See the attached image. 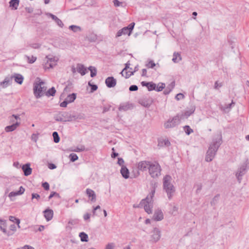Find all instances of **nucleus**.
<instances>
[{"mask_svg": "<svg viewBox=\"0 0 249 249\" xmlns=\"http://www.w3.org/2000/svg\"><path fill=\"white\" fill-rule=\"evenodd\" d=\"M222 143V135H217L213 139L206 154L205 160L210 162L214 159L217 151Z\"/></svg>", "mask_w": 249, "mask_h": 249, "instance_id": "obj_1", "label": "nucleus"}, {"mask_svg": "<svg viewBox=\"0 0 249 249\" xmlns=\"http://www.w3.org/2000/svg\"><path fill=\"white\" fill-rule=\"evenodd\" d=\"M155 193V188L154 187L147 197L142 199L139 204L138 208H143L145 211L148 214L151 213L153 208V197Z\"/></svg>", "mask_w": 249, "mask_h": 249, "instance_id": "obj_2", "label": "nucleus"}, {"mask_svg": "<svg viewBox=\"0 0 249 249\" xmlns=\"http://www.w3.org/2000/svg\"><path fill=\"white\" fill-rule=\"evenodd\" d=\"M45 83L43 81H39L38 83L34 85V94L36 99H38L43 95H45L47 87L43 86Z\"/></svg>", "mask_w": 249, "mask_h": 249, "instance_id": "obj_3", "label": "nucleus"}, {"mask_svg": "<svg viewBox=\"0 0 249 249\" xmlns=\"http://www.w3.org/2000/svg\"><path fill=\"white\" fill-rule=\"evenodd\" d=\"M161 168L157 161L151 162L149 166L148 173L153 178H158L161 175Z\"/></svg>", "mask_w": 249, "mask_h": 249, "instance_id": "obj_4", "label": "nucleus"}, {"mask_svg": "<svg viewBox=\"0 0 249 249\" xmlns=\"http://www.w3.org/2000/svg\"><path fill=\"white\" fill-rule=\"evenodd\" d=\"M151 161L148 160H142L139 162L137 164L138 171L134 174L133 178H136L140 175L139 171L145 172L148 170L149 166L150 165Z\"/></svg>", "mask_w": 249, "mask_h": 249, "instance_id": "obj_5", "label": "nucleus"}, {"mask_svg": "<svg viewBox=\"0 0 249 249\" xmlns=\"http://www.w3.org/2000/svg\"><path fill=\"white\" fill-rule=\"evenodd\" d=\"M60 113L62 119H63L62 122H71L77 119H81V117H80L79 115L71 114V113L68 112H60Z\"/></svg>", "mask_w": 249, "mask_h": 249, "instance_id": "obj_6", "label": "nucleus"}, {"mask_svg": "<svg viewBox=\"0 0 249 249\" xmlns=\"http://www.w3.org/2000/svg\"><path fill=\"white\" fill-rule=\"evenodd\" d=\"M151 239L150 240L152 243L157 242L160 238L161 232L160 230L157 228H154L151 231Z\"/></svg>", "mask_w": 249, "mask_h": 249, "instance_id": "obj_7", "label": "nucleus"}, {"mask_svg": "<svg viewBox=\"0 0 249 249\" xmlns=\"http://www.w3.org/2000/svg\"><path fill=\"white\" fill-rule=\"evenodd\" d=\"M179 117L178 116H175L171 120H168L164 124V127L165 128L174 127L179 124Z\"/></svg>", "mask_w": 249, "mask_h": 249, "instance_id": "obj_8", "label": "nucleus"}, {"mask_svg": "<svg viewBox=\"0 0 249 249\" xmlns=\"http://www.w3.org/2000/svg\"><path fill=\"white\" fill-rule=\"evenodd\" d=\"M247 166V163H243L241 166V167L238 169L237 173H236V177L239 182H241V180L242 179V176L245 175L246 172Z\"/></svg>", "mask_w": 249, "mask_h": 249, "instance_id": "obj_9", "label": "nucleus"}, {"mask_svg": "<svg viewBox=\"0 0 249 249\" xmlns=\"http://www.w3.org/2000/svg\"><path fill=\"white\" fill-rule=\"evenodd\" d=\"M172 178L170 175H167L163 178V188L166 189L167 187H174L171 183Z\"/></svg>", "mask_w": 249, "mask_h": 249, "instance_id": "obj_10", "label": "nucleus"}, {"mask_svg": "<svg viewBox=\"0 0 249 249\" xmlns=\"http://www.w3.org/2000/svg\"><path fill=\"white\" fill-rule=\"evenodd\" d=\"M6 220L0 219V230L8 236L13 235V232H11L10 231H7L6 230Z\"/></svg>", "mask_w": 249, "mask_h": 249, "instance_id": "obj_11", "label": "nucleus"}, {"mask_svg": "<svg viewBox=\"0 0 249 249\" xmlns=\"http://www.w3.org/2000/svg\"><path fill=\"white\" fill-rule=\"evenodd\" d=\"M105 83L108 88H113L116 86L117 81L116 79L113 77L110 76L106 78L105 80Z\"/></svg>", "mask_w": 249, "mask_h": 249, "instance_id": "obj_12", "label": "nucleus"}, {"mask_svg": "<svg viewBox=\"0 0 249 249\" xmlns=\"http://www.w3.org/2000/svg\"><path fill=\"white\" fill-rule=\"evenodd\" d=\"M163 213L161 210H156L154 213L153 219L156 221H161L163 219Z\"/></svg>", "mask_w": 249, "mask_h": 249, "instance_id": "obj_13", "label": "nucleus"}, {"mask_svg": "<svg viewBox=\"0 0 249 249\" xmlns=\"http://www.w3.org/2000/svg\"><path fill=\"white\" fill-rule=\"evenodd\" d=\"M135 23L132 22L130 24H129L127 27H124L122 29L123 31L124 35H128L130 36L132 33L133 29H134L135 26Z\"/></svg>", "mask_w": 249, "mask_h": 249, "instance_id": "obj_14", "label": "nucleus"}, {"mask_svg": "<svg viewBox=\"0 0 249 249\" xmlns=\"http://www.w3.org/2000/svg\"><path fill=\"white\" fill-rule=\"evenodd\" d=\"M141 85L142 87H146L149 91L155 90L156 88V84L152 82L142 81Z\"/></svg>", "mask_w": 249, "mask_h": 249, "instance_id": "obj_15", "label": "nucleus"}, {"mask_svg": "<svg viewBox=\"0 0 249 249\" xmlns=\"http://www.w3.org/2000/svg\"><path fill=\"white\" fill-rule=\"evenodd\" d=\"M22 169L25 176H29L32 174V169L30 167V164L29 163L23 165Z\"/></svg>", "mask_w": 249, "mask_h": 249, "instance_id": "obj_16", "label": "nucleus"}, {"mask_svg": "<svg viewBox=\"0 0 249 249\" xmlns=\"http://www.w3.org/2000/svg\"><path fill=\"white\" fill-rule=\"evenodd\" d=\"M46 15L51 17L53 20L55 21V23L61 28H63L64 24L61 19L58 18L56 16L53 15L52 13H48Z\"/></svg>", "mask_w": 249, "mask_h": 249, "instance_id": "obj_17", "label": "nucleus"}, {"mask_svg": "<svg viewBox=\"0 0 249 249\" xmlns=\"http://www.w3.org/2000/svg\"><path fill=\"white\" fill-rule=\"evenodd\" d=\"M86 192L90 201L92 202H95L96 200V196L94 191L88 188L86 189Z\"/></svg>", "mask_w": 249, "mask_h": 249, "instance_id": "obj_18", "label": "nucleus"}, {"mask_svg": "<svg viewBox=\"0 0 249 249\" xmlns=\"http://www.w3.org/2000/svg\"><path fill=\"white\" fill-rule=\"evenodd\" d=\"M76 70L77 72L83 76L87 72V68L85 67L84 65L78 63L76 65Z\"/></svg>", "mask_w": 249, "mask_h": 249, "instance_id": "obj_19", "label": "nucleus"}, {"mask_svg": "<svg viewBox=\"0 0 249 249\" xmlns=\"http://www.w3.org/2000/svg\"><path fill=\"white\" fill-rule=\"evenodd\" d=\"M44 217L47 221L51 220L53 217V211L50 209H46L44 212Z\"/></svg>", "mask_w": 249, "mask_h": 249, "instance_id": "obj_20", "label": "nucleus"}, {"mask_svg": "<svg viewBox=\"0 0 249 249\" xmlns=\"http://www.w3.org/2000/svg\"><path fill=\"white\" fill-rule=\"evenodd\" d=\"M20 122L17 121L16 123H13L12 125H8L5 127V131L6 132H9L14 131L18 126L20 125Z\"/></svg>", "mask_w": 249, "mask_h": 249, "instance_id": "obj_21", "label": "nucleus"}, {"mask_svg": "<svg viewBox=\"0 0 249 249\" xmlns=\"http://www.w3.org/2000/svg\"><path fill=\"white\" fill-rule=\"evenodd\" d=\"M120 173L124 178L127 179L129 177V171L128 168L124 165H122Z\"/></svg>", "mask_w": 249, "mask_h": 249, "instance_id": "obj_22", "label": "nucleus"}, {"mask_svg": "<svg viewBox=\"0 0 249 249\" xmlns=\"http://www.w3.org/2000/svg\"><path fill=\"white\" fill-rule=\"evenodd\" d=\"M167 193L168 198L169 200H171L174 196L175 192L176 189L175 187H167L166 189H163Z\"/></svg>", "mask_w": 249, "mask_h": 249, "instance_id": "obj_23", "label": "nucleus"}, {"mask_svg": "<svg viewBox=\"0 0 249 249\" xmlns=\"http://www.w3.org/2000/svg\"><path fill=\"white\" fill-rule=\"evenodd\" d=\"M14 78L15 81L17 83L21 85L23 83V76L20 74L15 73L12 77L11 78Z\"/></svg>", "mask_w": 249, "mask_h": 249, "instance_id": "obj_24", "label": "nucleus"}, {"mask_svg": "<svg viewBox=\"0 0 249 249\" xmlns=\"http://www.w3.org/2000/svg\"><path fill=\"white\" fill-rule=\"evenodd\" d=\"M139 103L142 106L146 107H149L152 104L151 101L146 98L140 99L139 101Z\"/></svg>", "mask_w": 249, "mask_h": 249, "instance_id": "obj_25", "label": "nucleus"}, {"mask_svg": "<svg viewBox=\"0 0 249 249\" xmlns=\"http://www.w3.org/2000/svg\"><path fill=\"white\" fill-rule=\"evenodd\" d=\"M132 107H133L132 104H130L129 103H125L124 104H122L120 105L119 107V110L120 111H126Z\"/></svg>", "mask_w": 249, "mask_h": 249, "instance_id": "obj_26", "label": "nucleus"}, {"mask_svg": "<svg viewBox=\"0 0 249 249\" xmlns=\"http://www.w3.org/2000/svg\"><path fill=\"white\" fill-rule=\"evenodd\" d=\"M87 38L89 42H94L97 40L98 37L94 33H90L88 35Z\"/></svg>", "mask_w": 249, "mask_h": 249, "instance_id": "obj_27", "label": "nucleus"}, {"mask_svg": "<svg viewBox=\"0 0 249 249\" xmlns=\"http://www.w3.org/2000/svg\"><path fill=\"white\" fill-rule=\"evenodd\" d=\"M76 98V94L72 93V94H69L67 96L65 100L69 103H71L75 100Z\"/></svg>", "mask_w": 249, "mask_h": 249, "instance_id": "obj_28", "label": "nucleus"}, {"mask_svg": "<svg viewBox=\"0 0 249 249\" xmlns=\"http://www.w3.org/2000/svg\"><path fill=\"white\" fill-rule=\"evenodd\" d=\"M19 0H11L9 2L10 7H12L14 10H17L19 5Z\"/></svg>", "mask_w": 249, "mask_h": 249, "instance_id": "obj_29", "label": "nucleus"}, {"mask_svg": "<svg viewBox=\"0 0 249 249\" xmlns=\"http://www.w3.org/2000/svg\"><path fill=\"white\" fill-rule=\"evenodd\" d=\"M56 93V90L54 87H52L46 91L45 95L47 97L54 96Z\"/></svg>", "mask_w": 249, "mask_h": 249, "instance_id": "obj_30", "label": "nucleus"}, {"mask_svg": "<svg viewBox=\"0 0 249 249\" xmlns=\"http://www.w3.org/2000/svg\"><path fill=\"white\" fill-rule=\"evenodd\" d=\"M172 61L174 63H178L181 60V57L178 53L175 52L173 54Z\"/></svg>", "mask_w": 249, "mask_h": 249, "instance_id": "obj_31", "label": "nucleus"}, {"mask_svg": "<svg viewBox=\"0 0 249 249\" xmlns=\"http://www.w3.org/2000/svg\"><path fill=\"white\" fill-rule=\"evenodd\" d=\"M174 82H172L171 85H169L168 87H167V88L164 89L163 91L164 94L168 95L170 93V92L172 90V89L174 88Z\"/></svg>", "mask_w": 249, "mask_h": 249, "instance_id": "obj_32", "label": "nucleus"}, {"mask_svg": "<svg viewBox=\"0 0 249 249\" xmlns=\"http://www.w3.org/2000/svg\"><path fill=\"white\" fill-rule=\"evenodd\" d=\"M235 103L232 100L231 103L227 105H225L224 107H221L220 109L223 111H226L227 109H230L234 106Z\"/></svg>", "mask_w": 249, "mask_h": 249, "instance_id": "obj_33", "label": "nucleus"}, {"mask_svg": "<svg viewBox=\"0 0 249 249\" xmlns=\"http://www.w3.org/2000/svg\"><path fill=\"white\" fill-rule=\"evenodd\" d=\"M88 69L90 71V76L91 77H95L97 74V69L93 66H89Z\"/></svg>", "mask_w": 249, "mask_h": 249, "instance_id": "obj_34", "label": "nucleus"}, {"mask_svg": "<svg viewBox=\"0 0 249 249\" xmlns=\"http://www.w3.org/2000/svg\"><path fill=\"white\" fill-rule=\"evenodd\" d=\"M79 236L82 242H87L88 241V235L87 234L84 232H81L79 233Z\"/></svg>", "mask_w": 249, "mask_h": 249, "instance_id": "obj_35", "label": "nucleus"}, {"mask_svg": "<svg viewBox=\"0 0 249 249\" xmlns=\"http://www.w3.org/2000/svg\"><path fill=\"white\" fill-rule=\"evenodd\" d=\"M69 29L72 30L74 33L81 31V28L80 26L74 25L70 26Z\"/></svg>", "mask_w": 249, "mask_h": 249, "instance_id": "obj_36", "label": "nucleus"}, {"mask_svg": "<svg viewBox=\"0 0 249 249\" xmlns=\"http://www.w3.org/2000/svg\"><path fill=\"white\" fill-rule=\"evenodd\" d=\"M183 129L187 135H189L191 133L193 132V130L189 125L184 126Z\"/></svg>", "mask_w": 249, "mask_h": 249, "instance_id": "obj_37", "label": "nucleus"}, {"mask_svg": "<svg viewBox=\"0 0 249 249\" xmlns=\"http://www.w3.org/2000/svg\"><path fill=\"white\" fill-rule=\"evenodd\" d=\"M53 141L55 143H58L60 141V138L57 132L54 131L53 133Z\"/></svg>", "mask_w": 249, "mask_h": 249, "instance_id": "obj_38", "label": "nucleus"}, {"mask_svg": "<svg viewBox=\"0 0 249 249\" xmlns=\"http://www.w3.org/2000/svg\"><path fill=\"white\" fill-rule=\"evenodd\" d=\"M9 220L11 221L15 222L18 225V227L19 228L20 227V226H19L20 220L18 218H17L14 216H10Z\"/></svg>", "mask_w": 249, "mask_h": 249, "instance_id": "obj_39", "label": "nucleus"}, {"mask_svg": "<svg viewBox=\"0 0 249 249\" xmlns=\"http://www.w3.org/2000/svg\"><path fill=\"white\" fill-rule=\"evenodd\" d=\"M85 150V146L83 145H81L76 147L73 151L76 152H80L84 151Z\"/></svg>", "mask_w": 249, "mask_h": 249, "instance_id": "obj_40", "label": "nucleus"}, {"mask_svg": "<svg viewBox=\"0 0 249 249\" xmlns=\"http://www.w3.org/2000/svg\"><path fill=\"white\" fill-rule=\"evenodd\" d=\"M97 210H99V212H100V213L102 212V210L99 205H98V206H96L95 207H93V209L92 210V216H94L95 215H98V214L96 213Z\"/></svg>", "mask_w": 249, "mask_h": 249, "instance_id": "obj_41", "label": "nucleus"}, {"mask_svg": "<svg viewBox=\"0 0 249 249\" xmlns=\"http://www.w3.org/2000/svg\"><path fill=\"white\" fill-rule=\"evenodd\" d=\"M165 88V84L162 83H160L158 84V86H156L155 90L157 91H160L163 90Z\"/></svg>", "mask_w": 249, "mask_h": 249, "instance_id": "obj_42", "label": "nucleus"}, {"mask_svg": "<svg viewBox=\"0 0 249 249\" xmlns=\"http://www.w3.org/2000/svg\"><path fill=\"white\" fill-rule=\"evenodd\" d=\"M68 84L66 87L64 88V91L65 92H70L72 88V84L71 82L68 81Z\"/></svg>", "mask_w": 249, "mask_h": 249, "instance_id": "obj_43", "label": "nucleus"}, {"mask_svg": "<svg viewBox=\"0 0 249 249\" xmlns=\"http://www.w3.org/2000/svg\"><path fill=\"white\" fill-rule=\"evenodd\" d=\"M69 158L70 159V160L72 162H74L78 159V157L74 153H71L69 155Z\"/></svg>", "mask_w": 249, "mask_h": 249, "instance_id": "obj_44", "label": "nucleus"}, {"mask_svg": "<svg viewBox=\"0 0 249 249\" xmlns=\"http://www.w3.org/2000/svg\"><path fill=\"white\" fill-rule=\"evenodd\" d=\"M145 66L147 68L153 69L156 66V64L153 60H150L148 63L145 65Z\"/></svg>", "mask_w": 249, "mask_h": 249, "instance_id": "obj_45", "label": "nucleus"}, {"mask_svg": "<svg viewBox=\"0 0 249 249\" xmlns=\"http://www.w3.org/2000/svg\"><path fill=\"white\" fill-rule=\"evenodd\" d=\"M29 63L32 64L34 63L36 60V57L32 56L31 57L29 56H26Z\"/></svg>", "mask_w": 249, "mask_h": 249, "instance_id": "obj_46", "label": "nucleus"}, {"mask_svg": "<svg viewBox=\"0 0 249 249\" xmlns=\"http://www.w3.org/2000/svg\"><path fill=\"white\" fill-rule=\"evenodd\" d=\"M53 196H55L58 198L60 197V196L58 193L55 192H52L50 196H49L48 198L49 199H50Z\"/></svg>", "mask_w": 249, "mask_h": 249, "instance_id": "obj_47", "label": "nucleus"}, {"mask_svg": "<svg viewBox=\"0 0 249 249\" xmlns=\"http://www.w3.org/2000/svg\"><path fill=\"white\" fill-rule=\"evenodd\" d=\"M89 85L90 87V91L93 92L96 90L98 89V86L96 85L91 84L90 82H89Z\"/></svg>", "mask_w": 249, "mask_h": 249, "instance_id": "obj_48", "label": "nucleus"}, {"mask_svg": "<svg viewBox=\"0 0 249 249\" xmlns=\"http://www.w3.org/2000/svg\"><path fill=\"white\" fill-rule=\"evenodd\" d=\"M219 197V195H217L213 198L212 201L211 202V204L212 205H215V204L217 203V202L218 200Z\"/></svg>", "mask_w": 249, "mask_h": 249, "instance_id": "obj_49", "label": "nucleus"}, {"mask_svg": "<svg viewBox=\"0 0 249 249\" xmlns=\"http://www.w3.org/2000/svg\"><path fill=\"white\" fill-rule=\"evenodd\" d=\"M223 86L222 83H219L218 81H216L214 83V89H218L219 88Z\"/></svg>", "mask_w": 249, "mask_h": 249, "instance_id": "obj_50", "label": "nucleus"}, {"mask_svg": "<svg viewBox=\"0 0 249 249\" xmlns=\"http://www.w3.org/2000/svg\"><path fill=\"white\" fill-rule=\"evenodd\" d=\"M90 216L91 214L87 213L83 215V219L85 221L89 222Z\"/></svg>", "mask_w": 249, "mask_h": 249, "instance_id": "obj_51", "label": "nucleus"}, {"mask_svg": "<svg viewBox=\"0 0 249 249\" xmlns=\"http://www.w3.org/2000/svg\"><path fill=\"white\" fill-rule=\"evenodd\" d=\"M54 119L55 121L57 122H62L63 121V119H62L60 112L57 115L54 116Z\"/></svg>", "mask_w": 249, "mask_h": 249, "instance_id": "obj_52", "label": "nucleus"}, {"mask_svg": "<svg viewBox=\"0 0 249 249\" xmlns=\"http://www.w3.org/2000/svg\"><path fill=\"white\" fill-rule=\"evenodd\" d=\"M38 135H39L38 133H37V134L34 133V134H33L32 135V136H31V140L32 141H33L34 142H36L37 141V140H38Z\"/></svg>", "mask_w": 249, "mask_h": 249, "instance_id": "obj_53", "label": "nucleus"}, {"mask_svg": "<svg viewBox=\"0 0 249 249\" xmlns=\"http://www.w3.org/2000/svg\"><path fill=\"white\" fill-rule=\"evenodd\" d=\"M195 109H191L189 110L186 111L184 113V115L188 117L190 116L194 112Z\"/></svg>", "mask_w": 249, "mask_h": 249, "instance_id": "obj_54", "label": "nucleus"}, {"mask_svg": "<svg viewBox=\"0 0 249 249\" xmlns=\"http://www.w3.org/2000/svg\"><path fill=\"white\" fill-rule=\"evenodd\" d=\"M130 64L129 63V62H127L125 64V68L123 70V71H121V73L122 74V75L123 76H124V72L125 71H126L127 69H129V66H130Z\"/></svg>", "mask_w": 249, "mask_h": 249, "instance_id": "obj_55", "label": "nucleus"}, {"mask_svg": "<svg viewBox=\"0 0 249 249\" xmlns=\"http://www.w3.org/2000/svg\"><path fill=\"white\" fill-rule=\"evenodd\" d=\"M50 63H49L48 61L47 63L46 64V65H47L48 64H49V68H53V66L55 65L54 64L52 63V62H53L54 63V58H50Z\"/></svg>", "mask_w": 249, "mask_h": 249, "instance_id": "obj_56", "label": "nucleus"}, {"mask_svg": "<svg viewBox=\"0 0 249 249\" xmlns=\"http://www.w3.org/2000/svg\"><path fill=\"white\" fill-rule=\"evenodd\" d=\"M184 98V96L182 93H179L177 94L175 97V99L178 101L181 99H183Z\"/></svg>", "mask_w": 249, "mask_h": 249, "instance_id": "obj_57", "label": "nucleus"}, {"mask_svg": "<svg viewBox=\"0 0 249 249\" xmlns=\"http://www.w3.org/2000/svg\"><path fill=\"white\" fill-rule=\"evenodd\" d=\"M138 89V88L136 85H131L129 87V90L130 91H137Z\"/></svg>", "mask_w": 249, "mask_h": 249, "instance_id": "obj_58", "label": "nucleus"}, {"mask_svg": "<svg viewBox=\"0 0 249 249\" xmlns=\"http://www.w3.org/2000/svg\"><path fill=\"white\" fill-rule=\"evenodd\" d=\"M42 187L44 188V189L45 190H49L50 185H49V184L48 182H45L43 183L42 184Z\"/></svg>", "mask_w": 249, "mask_h": 249, "instance_id": "obj_59", "label": "nucleus"}, {"mask_svg": "<svg viewBox=\"0 0 249 249\" xmlns=\"http://www.w3.org/2000/svg\"><path fill=\"white\" fill-rule=\"evenodd\" d=\"M18 195H19V194H18V191H16V192H10L8 196L10 198H11V197H12L13 196H18Z\"/></svg>", "mask_w": 249, "mask_h": 249, "instance_id": "obj_60", "label": "nucleus"}, {"mask_svg": "<svg viewBox=\"0 0 249 249\" xmlns=\"http://www.w3.org/2000/svg\"><path fill=\"white\" fill-rule=\"evenodd\" d=\"M110 107H111L110 105H107V106H106L104 107L103 113H104L110 110Z\"/></svg>", "mask_w": 249, "mask_h": 249, "instance_id": "obj_61", "label": "nucleus"}, {"mask_svg": "<svg viewBox=\"0 0 249 249\" xmlns=\"http://www.w3.org/2000/svg\"><path fill=\"white\" fill-rule=\"evenodd\" d=\"M114 243H109L108 244L106 247L105 249H114Z\"/></svg>", "mask_w": 249, "mask_h": 249, "instance_id": "obj_62", "label": "nucleus"}, {"mask_svg": "<svg viewBox=\"0 0 249 249\" xmlns=\"http://www.w3.org/2000/svg\"><path fill=\"white\" fill-rule=\"evenodd\" d=\"M68 104L69 103L65 100L63 102L60 103V106L61 107H66Z\"/></svg>", "mask_w": 249, "mask_h": 249, "instance_id": "obj_63", "label": "nucleus"}, {"mask_svg": "<svg viewBox=\"0 0 249 249\" xmlns=\"http://www.w3.org/2000/svg\"><path fill=\"white\" fill-rule=\"evenodd\" d=\"M17 249H34V248H33L32 246H30L29 245H25L23 247L18 248Z\"/></svg>", "mask_w": 249, "mask_h": 249, "instance_id": "obj_64", "label": "nucleus"}]
</instances>
